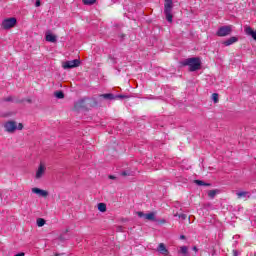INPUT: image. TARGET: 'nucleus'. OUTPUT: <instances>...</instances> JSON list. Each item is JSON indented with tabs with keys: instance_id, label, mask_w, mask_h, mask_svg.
Segmentation results:
<instances>
[{
	"instance_id": "f257e3e1",
	"label": "nucleus",
	"mask_w": 256,
	"mask_h": 256,
	"mask_svg": "<svg viewBox=\"0 0 256 256\" xmlns=\"http://www.w3.org/2000/svg\"><path fill=\"white\" fill-rule=\"evenodd\" d=\"M182 65L189 67V71H199L201 69V59L199 58H188L182 62Z\"/></svg>"
},
{
	"instance_id": "f03ea898",
	"label": "nucleus",
	"mask_w": 256,
	"mask_h": 256,
	"mask_svg": "<svg viewBox=\"0 0 256 256\" xmlns=\"http://www.w3.org/2000/svg\"><path fill=\"white\" fill-rule=\"evenodd\" d=\"M4 129L7 133H15L16 131H23V123H18L16 121L10 120L5 122Z\"/></svg>"
},
{
	"instance_id": "7ed1b4c3",
	"label": "nucleus",
	"mask_w": 256,
	"mask_h": 256,
	"mask_svg": "<svg viewBox=\"0 0 256 256\" xmlns=\"http://www.w3.org/2000/svg\"><path fill=\"white\" fill-rule=\"evenodd\" d=\"M173 0H165L164 14L168 23H173Z\"/></svg>"
},
{
	"instance_id": "20e7f679",
	"label": "nucleus",
	"mask_w": 256,
	"mask_h": 256,
	"mask_svg": "<svg viewBox=\"0 0 256 256\" xmlns=\"http://www.w3.org/2000/svg\"><path fill=\"white\" fill-rule=\"evenodd\" d=\"M231 31H233L231 26H222L218 29L216 35L218 37H227V35H231Z\"/></svg>"
},
{
	"instance_id": "39448f33",
	"label": "nucleus",
	"mask_w": 256,
	"mask_h": 256,
	"mask_svg": "<svg viewBox=\"0 0 256 256\" xmlns=\"http://www.w3.org/2000/svg\"><path fill=\"white\" fill-rule=\"evenodd\" d=\"M81 65V61L79 59L70 60L62 63L63 69H75V67H79Z\"/></svg>"
},
{
	"instance_id": "423d86ee",
	"label": "nucleus",
	"mask_w": 256,
	"mask_h": 256,
	"mask_svg": "<svg viewBox=\"0 0 256 256\" xmlns=\"http://www.w3.org/2000/svg\"><path fill=\"white\" fill-rule=\"evenodd\" d=\"M47 171V166L45 163H40L38 169L36 170L35 179H42Z\"/></svg>"
},
{
	"instance_id": "0eeeda50",
	"label": "nucleus",
	"mask_w": 256,
	"mask_h": 256,
	"mask_svg": "<svg viewBox=\"0 0 256 256\" xmlns=\"http://www.w3.org/2000/svg\"><path fill=\"white\" fill-rule=\"evenodd\" d=\"M15 25H17V19L15 18H8L2 22V27L4 29H11L12 27H15Z\"/></svg>"
},
{
	"instance_id": "6e6552de",
	"label": "nucleus",
	"mask_w": 256,
	"mask_h": 256,
	"mask_svg": "<svg viewBox=\"0 0 256 256\" xmlns=\"http://www.w3.org/2000/svg\"><path fill=\"white\" fill-rule=\"evenodd\" d=\"M136 214L138 215V217H144V219H146L147 221H157V213L155 212H150L148 214H145L143 212H136Z\"/></svg>"
},
{
	"instance_id": "1a4fd4ad",
	"label": "nucleus",
	"mask_w": 256,
	"mask_h": 256,
	"mask_svg": "<svg viewBox=\"0 0 256 256\" xmlns=\"http://www.w3.org/2000/svg\"><path fill=\"white\" fill-rule=\"evenodd\" d=\"M100 97H102L103 99H108L109 101H113V99H125V96L123 95H118V96H115L111 93H108V94H101Z\"/></svg>"
},
{
	"instance_id": "9d476101",
	"label": "nucleus",
	"mask_w": 256,
	"mask_h": 256,
	"mask_svg": "<svg viewBox=\"0 0 256 256\" xmlns=\"http://www.w3.org/2000/svg\"><path fill=\"white\" fill-rule=\"evenodd\" d=\"M32 193H35V195H39L40 197H47L49 195L47 190H43L41 188H32Z\"/></svg>"
},
{
	"instance_id": "9b49d317",
	"label": "nucleus",
	"mask_w": 256,
	"mask_h": 256,
	"mask_svg": "<svg viewBox=\"0 0 256 256\" xmlns=\"http://www.w3.org/2000/svg\"><path fill=\"white\" fill-rule=\"evenodd\" d=\"M244 31L246 35H249L250 37H252V39L256 41V31H254L252 27L245 26Z\"/></svg>"
},
{
	"instance_id": "f8f14e48",
	"label": "nucleus",
	"mask_w": 256,
	"mask_h": 256,
	"mask_svg": "<svg viewBox=\"0 0 256 256\" xmlns=\"http://www.w3.org/2000/svg\"><path fill=\"white\" fill-rule=\"evenodd\" d=\"M236 195L238 199H249V197H251V192L240 191V192H236Z\"/></svg>"
},
{
	"instance_id": "ddd939ff",
	"label": "nucleus",
	"mask_w": 256,
	"mask_h": 256,
	"mask_svg": "<svg viewBox=\"0 0 256 256\" xmlns=\"http://www.w3.org/2000/svg\"><path fill=\"white\" fill-rule=\"evenodd\" d=\"M157 251L158 253H161V255H169V250H167L164 243L159 244Z\"/></svg>"
},
{
	"instance_id": "4468645a",
	"label": "nucleus",
	"mask_w": 256,
	"mask_h": 256,
	"mask_svg": "<svg viewBox=\"0 0 256 256\" xmlns=\"http://www.w3.org/2000/svg\"><path fill=\"white\" fill-rule=\"evenodd\" d=\"M45 39L48 41V43H57V36L51 34L50 32H46Z\"/></svg>"
},
{
	"instance_id": "2eb2a0df",
	"label": "nucleus",
	"mask_w": 256,
	"mask_h": 256,
	"mask_svg": "<svg viewBox=\"0 0 256 256\" xmlns=\"http://www.w3.org/2000/svg\"><path fill=\"white\" fill-rule=\"evenodd\" d=\"M237 41H239V39L235 36L230 37L228 40L223 42V45H225V47H229V45H233V43H237Z\"/></svg>"
},
{
	"instance_id": "dca6fc26",
	"label": "nucleus",
	"mask_w": 256,
	"mask_h": 256,
	"mask_svg": "<svg viewBox=\"0 0 256 256\" xmlns=\"http://www.w3.org/2000/svg\"><path fill=\"white\" fill-rule=\"evenodd\" d=\"M98 210L101 213H105V211H107V205L105 203H99L98 204Z\"/></svg>"
},
{
	"instance_id": "f3484780",
	"label": "nucleus",
	"mask_w": 256,
	"mask_h": 256,
	"mask_svg": "<svg viewBox=\"0 0 256 256\" xmlns=\"http://www.w3.org/2000/svg\"><path fill=\"white\" fill-rule=\"evenodd\" d=\"M54 95L57 99H64L65 97V94L63 93V91H57L54 93Z\"/></svg>"
},
{
	"instance_id": "a211bd4d",
	"label": "nucleus",
	"mask_w": 256,
	"mask_h": 256,
	"mask_svg": "<svg viewBox=\"0 0 256 256\" xmlns=\"http://www.w3.org/2000/svg\"><path fill=\"white\" fill-rule=\"evenodd\" d=\"M195 183L196 185H199V186H205V187H209L211 184L209 183H205L204 181L202 180H195Z\"/></svg>"
},
{
	"instance_id": "6ab92c4d",
	"label": "nucleus",
	"mask_w": 256,
	"mask_h": 256,
	"mask_svg": "<svg viewBox=\"0 0 256 256\" xmlns=\"http://www.w3.org/2000/svg\"><path fill=\"white\" fill-rule=\"evenodd\" d=\"M36 223H37V226H38V227H43V225H45V219H43V218H38L37 221H36Z\"/></svg>"
},
{
	"instance_id": "aec40b11",
	"label": "nucleus",
	"mask_w": 256,
	"mask_h": 256,
	"mask_svg": "<svg viewBox=\"0 0 256 256\" xmlns=\"http://www.w3.org/2000/svg\"><path fill=\"white\" fill-rule=\"evenodd\" d=\"M215 195H217V190H210L208 192V197H210V199H214Z\"/></svg>"
},
{
	"instance_id": "412c9836",
	"label": "nucleus",
	"mask_w": 256,
	"mask_h": 256,
	"mask_svg": "<svg viewBox=\"0 0 256 256\" xmlns=\"http://www.w3.org/2000/svg\"><path fill=\"white\" fill-rule=\"evenodd\" d=\"M212 101H213L214 103H219V94L213 93V94H212Z\"/></svg>"
},
{
	"instance_id": "4be33fe9",
	"label": "nucleus",
	"mask_w": 256,
	"mask_h": 256,
	"mask_svg": "<svg viewBox=\"0 0 256 256\" xmlns=\"http://www.w3.org/2000/svg\"><path fill=\"white\" fill-rule=\"evenodd\" d=\"M121 175L123 177H131V175H133V172L129 171V170H125L121 173Z\"/></svg>"
},
{
	"instance_id": "5701e85b",
	"label": "nucleus",
	"mask_w": 256,
	"mask_h": 256,
	"mask_svg": "<svg viewBox=\"0 0 256 256\" xmlns=\"http://www.w3.org/2000/svg\"><path fill=\"white\" fill-rule=\"evenodd\" d=\"M97 0H83L84 5H95Z\"/></svg>"
},
{
	"instance_id": "b1692460",
	"label": "nucleus",
	"mask_w": 256,
	"mask_h": 256,
	"mask_svg": "<svg viewBox=\"0 0 256 256\" xmlns=\"http://www.w3.org/2000/svg\"><path fill=\"white\" fill-rule=\"evenodd\" d=\"M85 104V100H79L78 102H76L75 104V108H79V107H82V105Z\"/></svg>"
},
{
	"instance_id": "393cba45",
	"label": "nucleus",
	"mask_w": 256,
	"mask_h": 256,
	"mask_svg": "<svg viewBox=\"0 0 256 256\" xmlns=\"http://www.w3.org/2000/svg\"><path fill=\"white\" fill-rule=\"evenodd\" d=\"M180 253H182L183 255H187V246H181Z\"/></svg>"
},
{
	"instance_id": "a878e982",
	"label": "nucleus",
	"mask_w": 256,
	"mask_h": 256,
	"mask_svg": "<svg viewBox=\"0 0 256 256\" xmlns=\"http://www.w3.org/2000/svg\"><path fill=\"white\" fill-rule=\"evenodd\" d=\"M35 7H41V0H36Z\"/></svg>"
},
{
	"instance_id": "bb28decb",
	"label": "nucleus",
	"mask_w": 256,
	"mask_h": 256,
	"mask_svg": "<svg viewBox=\"0 0 256 256\" xmlns=\"http://www.w3.org/2000/svg\"><path fill=\"white\" fill-rule=\"evenodd\" d=\"M4 101H8V102H9V101H13V97H11V96H10V97H7V98L4 99Z\"/></svg>"
},
{
	"instance_id": "cd10ccee",
	"label": "nucleus",
	"mask_w": 256,
	"mask_h": 256,
	"mask_svg": "<svg viewBox=\"0 0 256 256\" xmlns=\"http://www.w3.org/2000/svg\"><path fill=\"white\" fill-rule=\"evenodd\" d=\"M193 251H198L197 246L193 247Z\"/></svg>"
},
{
	"instance_id": "c85d7f7f",
	"label": "nucleus",
	"mask_w": 256,
	"mask_h": 256,
	"mask_svg": "<svg viewBox=\"0 0 256 256\" xmlns=\"http://www.w3.org/2000/svg\"><path fill=\"white\" fill-rule=\"evenodd\" d=\"M109 179H115V176L110 175Z\"/></svg>"
},
{
	"instance_id": "c756f323",
	"label": "nucleus",
	"mask_w": 256,
	"mask_h": 256,
	"mask_svg": "<svg viewBox=\"0 0 256 256\" xmlns=\"http://www.w3.org/2000/svg\"><path fill=\"white\" fill-rule=\"evenodd\" d=\"M180 239H185V235H181V236H180Z\"/></svg>"
},
{
	"instance_id": "7c9ffc66",
	"label": "nucleus",
	"mask_w": 256,
	"mask_h": 256,
	"mask_svg": "<svg viewBox=\"0 0 256 256\" xmlns=\"http://www.w3.org/2000/svg\"><path fill=\"white\" fill-rule=\"evenodd\" d=\"M182 218L185 219V215H183Z\"/></svg>"
}]
</instances>
